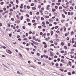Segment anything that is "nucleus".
<instances>
[{
	"label": "nucleus",
	"mask_w": 76,
	"mask_h": 76,
	"mask_svg": "<svg viewBox=\"0 0 76 76\" xmlns=\"http://www.w3.org/2000/svg\"><path fill=\"white\" fill-rule=\"evenodd\" d=\"M7 53H9V54H11L12 53V51H10V50H8Z\"/></svg>",
	"instance_id": "nucleus-1"
},
{
	"label": "nucleus",
	"mask_w": 76,
	"mask_h": 76,
	"mask_svg": "<svg viewBox=\"0 0 76 76\" xmlns=\"http://www.w3.org/2000/svg\"><path fill=\"white\" fill-rule=\"evenodd\" d=\"M52 12H55L56 10V9L54 8H52Z\"/></svg>",
	"instance_id": "nucleus-2"
},
{
	"label": "nucleus",
	"mask_w": 76,
	"mask_h": 76,
	"mask_svg": "<svg viewBox=\"0 0 76 76\" xmlns=\"http://www.w3.org/2000/svg\"><path fill=\"white\" fill-rule=\"evenodd\" d=\"M68 64H69V65L71 66H72V62L70 61H69V62H68Z\"/></svg>",
	"instance_id": "nucleus-3"
},
{
	"label": "nucleus",
	"mask_w": 76,
	"mask_h": 76,
	"mask_svg": "<svg viewBox=\"0 0 76 76\" xmlns=\"http://www.w3.org/2000/svg\"><path fill=\"white\" fill-rule=\"evenodd\" d=\"M61 62H62L64 63H65V62H63L64 61V59H61Z\"/></svg>",
	"instance_id": "nucleus-4"
},
{
	"label": "nucleus",
	"mask_w": 76,
	"mask_h": 76,
	"mask_svg": "<svg viewBox=\"0 0 76 76\" xmlns=\"http://www.w3.org/2000/svg\"><path fill=\"white\" fill-rule=\"evenodd\" d=\"M50 34H51V35L52 36L53 35V31H50Z\"/></svg>",
	"instance_id": "nucleus-5"
},
{
	"label": "nucleus",
	"mask_w": 76,
	"mask_h": 76,
	"mask_svg": "<svg viewBox=\"0 0 76 76\" xmlns=\"http://www.w3.org/2000/svg\"><path fill=\"white\" fill-rule=\"evenodd\" d=\"M32 9L33 10H36V7H32Z\"/></svg>",
	"instance_id": "nucleus-6"
},
{
	"label": "nucleus",
	"mask_w": 76,
	"mask_h": 76,
	"mask_svg": "<svg viewBox=\"0 0 76 76\" xmlns=\"http://www.w3.org/2000/svg\"><path fill=\"white\" fill-rule=\"evenodd\" d=\"M58 27H59V26H55V29H57V28H58Z\"/></svg>",
	"instance_id": "nucleus-7"
},
{
	"label": "nucleus",
	"mask_w": 76,
	"mask_h": 76,
	"mask_svg": "<svg viewBox=\"0 0 76 76\" xmlns=\"http://www.w3.org/2000/svg\"><path fill=\"white\" fill-rule=\"evenodd\" d=\"M56 32H57V33H58V34H60V31L58 30L56 31Z\"/></svg>",
	"instance_id": "nucleus-8"
},
{
	"label": "nucleus",
	"mask_w": 76,
	"mask_h": 76,
	"mask_svg": "<svg viewBox=\"0 0 76 76\" xmlns=\"http://www.w3.org/2000/svg\"><path fill=\"white\" fill-rule=\"evenodd\" d=\"M70 9L71 10H73V7L72 6L70 7Z\"/></svg>",
	"instance_id": "nucleus-9"
},
{
	"label": "nucleus",
	"mask_w": 76,
	"mask_h": 76,
	"mask_svg": "<svg viewBox=\"0 0 76 76\" xmlns=\"http://www.w3.org/2000/svg\"><path fill=\"white\" fill-rule=\"evenodd\" d=\"M64 42H61V45H62V46H63V45H64Z\"/></svg>",
	"instance_id": "nucleus-10"
},
{
	"label": "nucleus",
	"mask_w": 76,
	"mask_h": 76,
	"mask_svg": "<svg viewBox=\"0 0 76 76\" xmlns=\"http://www.w3.org/2000/svg\"><path fill=\"white\" fill-rule=\"evenodd\" d=\"M47 46H48V45H47V44L45 45H44V48H47Z\"/></svg>",
	"instance_id": "nucleus-11"
},
{
	"label": "nucleus",
	"mask_w": 76,
	"mask_h": 76,
	"mask_svg": "<svg viewBox=\"0 0 76 76\" xmlns=\"http://www.w3.org/2000/svg\"><path fill=\"white\" fill-rule=\"evenodd\" d=\"M45 18H46L47 19H48L49 18V16L48 15H46L45 16Z\"/></svg>",
	"instance_id": "nucleus-12"
},
{
	"label": "nucleus",
	"mask_w": 76,
	"mask_h": 76,
	"mask_svg": "<svg viewBox=\"0 0 76 76\" xmlns=\"http://www.w3.org/2000/svg\"><path fill=\"white\" fill-rule=\"evenodd\" d=\"M3 65L4 66V67H6V68H7V69H9V68L7 66H6V65L3 64Z\"/></svg>",
	"instance_id": "nucleus-13"
},
{
	"label": "nucleus",
	"mask_w": 76,
	"mask_h": 76,
	"mask_svg": "<svg viewBox=\"0 0 76 76\" xmlns=\"http://www.w3.org/2000/svg\"><path fill=\"white\" fill-rule=\"evenodd\" d=\"M59 70H60V71H61V72H63V71H64V69H59Z\"/></svg>",
	"instance_id": "nucleus-14"
},
{
	"label": "nucleus",
	"mask_w": 76,
	"mask_h": 76,
	"mask_svg": "<svg viewBox=\"0 0 76 76\" xmlns=\"http://www.w3.org/2000/svg\"><path fill=\"white\" fill-rule=\"evenodd\" d=\"M55 66L57 67H58V64L56 63L55 64Z\"/></svg>",
	"instance_id": "nucleus-15"
},
{
	"label": "nucleus",
	"mask_w": 76,
	"mask_h": 76,
	"mask_svg": "<svg viewBox=\"0 0 76 76\" xmlns=\"http://www.w3.org/2000/svg\"><path fill=\"white\" fill-rule=\"evenodd\" d=\"M10 12H13V10L11 8L10 9Z\"/></svg>",
	"instance_id": "nucleus-16"
},
{
	"label": "nucleus",
	"mask_w": 76,
	"mask_h": 76,
	"mask_svg": "<svg viewBox=\"0 0 76 76\" xmlns=\"http://www.w3.org/2000/svg\"><path fill=\"white\" fill-rule=\"evenodd\" d=\"M46 35V33H45L44 34H43V35H42V37H44V36H45Z\"/></svg>",
	"instance_id": "nucleus-17"
},
{
	"label": "nucleus",
	"mask_w": 76,
	"mask_h": 76,
	"mask_svg": "<svg viewBox=\"0 0 76 76\" xmlns=\"http://www.w3.org/2000/svg\"><path fill=\"white\" fill-rule=\"evenodd\" d=\"M31 6H34V3H32L31 4Z\"/></svg>",
	"instance_id": "nucleus-18"
},
{
	"label": "nucleus",
	"mask_w": 76,
	"mask_h": 76,
	"mask_svg": "<svg viewBox=\"0 0 76 76\" xmlns=\"http://www.w3.org/2000/svg\"><path fill=\"white\" fill-rule=\"evenodd\" d=\"M74 34V32H73V31H72L71 32V35H73Z\"/></svg>",
	"instance_id": "nucleus-19"
},
{
	"label": "nucleus",
	"mask_w": 76,
	"mask_h": 76,
	"mask_svg": "<svg viewBox=\"0 0 76 76\" xmlns=\"http://www.w3.org/2000/svg\"><path fill=\"white\" fill-rule=\"evenodd\" d=\"M23 17L22 16H21L20 18V20H22V19H23Z\"/></svg>",
	"instance_id": "nucleus-20"
},
{
	"label": "nucleus",
	"mask_w": 76,
	"mask_h": 76,
	"mask_svg": "<svg viewBox=\"0 0 76 76\" xmlns=\"http://www.w3.org/2000/svg\"><path fill=\"white\" fill-rule=\"evenodd\" d=\"M67 73L68 74V75H69V76L71 75V72H69Z\"/></svg>",
	"instance_id": "nucleus-21"
},
{
	"label": "nucleus",
	"mask_w": 76,
	"mask_h": 76,
	"mask_svg": "<svg viewBox=\"0 0 76 76\" xmlns=\"http://www.w3.org/2000/svg\"><path fill=\"white\" fill-rule=\"evenodd\" d=\"M27 22H29L30 21V19L29 18H27L26 19Z\"/></svg>",
	"instance_id": "nucleus-22"
},
{
	"label": "nucleus",
	"mask_w": 76,
	"mask_h": 76,
	"mask_svg": "<svg viewBox=\"0 0 76 76\" xmlns=\"http://www.w3.org/2000/svg\"><path fill=\"white\" fill-rule=\"evenodd\" d=\"M37 23H34L33 24L34 26H36V25H37Z\"/></svg>",
	"instance_id": "nucleus-23"
},
{
	"label": "nucleus",
	"mask_w": 76,
	"mask_h": 76,
	"mask_svg": "<svg viewBox=\"0 0 76 76\" xmlns=\"http://www.w3.org/2000/svg\"><path fill=\"white\" fill-rule=\"evenodd\" d=\"M0 4L1 5H3V4H4V2L2 1L1 2Z\"/></svg>",
	"instance_id": "nucleus-24"
},
{
	"label": "nucleus",
	"mask_w": 76,
	"mask_h": 76,
	"mask_svg": "<svg viewBox=\"0 0 76 76\" xmlns=\"http://www.w3.org/2000/svg\"><path fill=\"white\" fill-rule=\"evenodd\" d=\"M9 35L10 37H12V34L11 33L9 34Z\"/></svg>",
	"instance_id": "nucleus-25"
},
{
	"label": "nucleus",
	"mask_w": 76,
	"mask_h": 76,
	"mask_svg": "<svg viewBox=\"0 0 76 76\" xmlns=\"http://www.w3.org/2000/svg\"><path fill=\"white\" fill-rule=\"evenodd\" d=\"M75 72L74 71H72V75H74V74H75Z\"/></svg>",
	"instance_id": "nucleus-26"
},
{
	"label": "nucleus",
	"mask_w": 76,
	"mask_h": 76,
	"mask_svg": "<svg viewBox=\"0 0 76 76\" xmlns=\"http://www.w3.org/2000/svg\"><path fill=\"white\" fill-rule=\"evenodd\" d=\"M20 35H18L17 36V38H20Z\"/></svg>",
	"instance_id": "nucleus-27"
},
{
	"label": "nucleus",
	"mask_w": 76,
	"mask_h": 76,
	"mask_svg": "<svg viewBox=\"0 0 76 76\" xmlns=\"http://www.w3.org/2000/svg\"><path fill=\"white\" fill-rule=\"evenodd\" d=\"M54 14L55 15V16H57V14L56 12H54Z\"/></svg>",
	"instance_id": "nucleus-28"
},
{
	"label": "nucleus",
	"mask_w": 76,
	"mask_h": 76,
	"mask_svg": "<svg viewBox=\"0 0 76 76\" xmlns=\"http://www.w3.org/2000/svg\"><path fill=\"white\" fill-rule=\"evenodd\" d=\"M62 16L63 18H65V15L64 14H62Z\"/></svg>",
	"instance_id": "nucleus-29"
},
{
	"label": "nucleus",
	"mask_w": 76,
	"mask_h": 76,
	"mask_svg": "<svg viewBox=\"0 0 76 76\" xmlns=\"http://www.w3.org/2000/svg\"><path fill=\"white\" fill-rule=\"evenodd\" d=\"M19 55L20 56V57H21L22 58L23 56H22V54H21L19 53Z\"/></svg>",
	"instance_id": "nucleus-30"
},
{
	"label": "nucleus",
	"mask_w": 76,
	"mask_h": 76,
	"mask_svg": "<svg viewBox=\"0 0 76 76\" xmlns=\"http://www.w3.org/2000/svg\"><path fill=\"white\" fill-rule=\"evenodd\" d=\"M27 8L28 9H30V6H27Z\"/></svg>",
	"instance_id": "nucleus-31"
},
{
	"label": "nucleus",
	"mask_w": 76,
	"mask_h": 76,
	"mask_svg": "<svg viewBox=\"0 0 76 76\" xmlns=\"http://www.w3.org/2000/svg\"><path fill=\"white\" fill-rule=\"evenodd\" d=\"M65 57L67 58V59H68V60H72V59H70L69 58L67 57L66 56H65Z\"/></svg>",
	"instance_id": "nucleus-32"
},
{
	"label": "nucleus",
	"mask_w": 76,
	"mask_h": 76,
	"mask_svg": "<svg viewBox=\"0 0 76 76\" xmlns=\"http://www.w3.org/2000/svg\"><path fill=\"white\" fill-rule=\"evenodd\" d=\"M41 19L42 20H44V18L43 17H41Z\"/></svg>",
	"instance_id": "nucleus-33"
},
{
	"label": "nucleus",
	"mask_w": 76,
	"mask_h": 76,
	"mask_svg": "<svg viewBox=\"0 0 76 76\" xmlns=\"http://www.w3.org/2000/svg\"><path fill=\"white\" fill-rule=\"evenodd\" d=\"M46 24H48V25H49V24H50V23L48 21H46Z\"/></svg>",
	"instance_id": "nucleus-34"
},
{
	"label": "nucleus",
	"mask_w": 76,
	"mask_h": 76,
	"mask_svg": "<svg viewBox=\"0 0 76 76\" xmlns=\"http://www.w3.org/2000/svg\"><path fill=\"white\" fill-rule=\"evenodd\" d=\"M56 4L57 5H58V6H60V3H56Z\"/></svg>",
	"instance_id": "nucleus-35"
},
{
	"label": "nucleus",
	"mask_w": 76,
	"mask_h": 76,
	"mask_svg": "<svg viewBox=\"0 0 76 76\" xmlns=\"http://www.w3.org/2000/svg\"><path fill=\"white\" fill-rule=\"evenodd\" d=\"M29 14L31 15H32V12L31 11H30L29 12Z\"/></svg>",
	"instance_id": "nucleus-36"
},
{
	"label": "nucleus",
	"mask_w": 76,
	"mask_h": 76,
	"mask_svg": "<svg viewBox=\"0 0 76 76\" xmlns=\"http://www.w3.org/2000/svg\"><path fill=\"white\" fill-rule=\"evenodd\" d=\"M67 13L68 15H71V12H68Z\"/></svg>",
	"instance_id": "nucleus-37"
},
{
	"label": "nucleus",
	"mask_w": 76,
	"mask_h": 76,
	"mask_svg": "<svg viewBox=\"0 0 76 76\" xmlns=\"http://www.w3.org/2000/svg\"><path fill=\"white\" fill-rule=\"evenodd\" d=\"M64 48H65V49H67V47L66 46H64Z\"/></svg>",
	"instance_id": "nucleus-38"
},
{
	"label": "nucleus",
	"mask_w": 76,
	"mask_h": 76,
	"mask_svg": "<svg viewBox=\"0 0 76 76\" xmlns=\"http://www.w3.org/2000/svg\"><path fill=\"white\" fill-rule=\"evenodd\" d=\"M3 48H4V49H6V46H2Z\"/></svg>",
	"instance_id": "nucleus-39"
},
{
	"label": "nucleus",
	"mask_w": 76,
	"mask_h": 76,
	"mask_svg": "<svg viewBox=\"0 0 76 76\" xmlns=\"http://www.w3.org/2000/svg\"><path fill=\"white\" fill-rule=\"evenodd\" d=\"M16 17L18 19H20V18H19V15H16Z\"/></svg>",
	"instance_id": "nucleus-40"
},
{
	"label": "nucleus",
	"mask_w": 76,
	"mask_h": 76,
	"mask_svg": "<svg viewBox=\"0 0 76 76\" xmlns=\"http://www.w3.org/2000/svg\"><path fill=\"white\" fill-rule=\"evenodd\" d=\"M42 43L43 44H44V45H46V43L45 42H43Z\"/></svg>",
	"instance_id": "nucleus-41"
},
{
	"label": "nucleus",
	"mask_w": 76,
	"mask_h": 76,
	"mask_svg": "<svg viewBox=\"0 0 76 76\" xmlns=\"http://www.w3.org/2000/svg\"><path fill=\"white\" fill-rule=\"evenodd\" d=\"M35 58V59H36V60H38V61H40V59H39L38 58Z\"/></svg>",
	"instance_id": "nucleus-42"
},
{
	"label": "nucleus",
	"mask_w": 76,
	"mask_h": 76,
	"mask_svg": "<svg viewBox=\"0 0 76 76\" xmlns=\"http://www.w3.org/2000/svg\"><path fill=\"white\" fill-rule=\"evenodd\" d=\"M38 7L39 9H41V6L40 5H39L38 6Z\"/></svg>",
	"instance_id": "nucleus-43"
},
{
	"label": "nucleus",
	"mask_w": 76,
	"mask_h": 76,
	"mask_svg": "<svg viewBox=\"0 0 76 76\" xmlns=\"http://www.w3.org/2000/svg\"><path fill=\"white\" fill-rule=\"evenodd\" d=\"M45 13L46 14V15H47V14H48V12L47 11H45Z\"/></svg>",
	"instance_id": "nucleus-44"
},
{
	"label": "nucleus",
	"mask_w": 76,
	"mask_h": 76,
	"mask_svg": "<svg viewBox=\"0 0 76 76\" xmlns=\"http://www.w3.org/2000/svg\"><path fill=\"white\" fill-rule=\"evenodd\" d=\"M32 22H33V23H35V20H32Z\"/></svg>",
	"instance_id": "nucleus-45"
},
{
	"label": "nucleus",
	"mask_w": 76,
	"mask_h": 76,
	"mask_svg": "<svg viewBox=\"0 0 76 76\" xmlns=\"http://www.w3.org/2000/svg\"><path fill=\"white\" fill-rule=\"evenodd\" d=\"M38 28L39 29H41V26H39L38 27Z\"/></svg>",
	"instance_id": "nucleus-46"
},
{
	"label": "nucleus",
	"mask_w": 76,
	"mask_h": 76,
	"mask_svg": "<svg viewBox=\"0 0 76 76\" xmlns=\"http://www.w3.org/2000/svg\"><path fill=\"white\" fill-rule=\"evenodd\" d=\"M3 10H4V11H6V7L4 8Z\"/></svg>",
	"instance_id": "nucleus-47"
},
{
	"label": "nucleus",
	"mask_w": 76,
	"mask_h": 76,
	"mask_svg": "<svg viewBox=\"0 0 76 76\" xmlns=\"http://www.w3.org/2000/svg\"><path fill=\"white\" fill-rule=\"evenodd\" d=\"M9 14L10 16H11V15L12 14V12H10V13H9Z\"/></svg>",
	"instance_id": "nucleus-48"
},
{
	"label": "nucleus",
	"mask_w": 76,
	"mask_h": 76,
	"mask_svg": "<svg viewBox=\"0 0 76 76\" xmlns=\"http://www.w3.org/2000/svg\"><path fill=\"white\" fill-rule=\"evenodd\" d=\"M62 7L61 6H60L59 8V9H62Z\"/></svg>",
	"instance_id": "nucleus-49"
},
{
	"label": "nucleus",
	"mask_w": 76,
	"mask_h": 76,
	"mask_svg": "<svg viewBox=\"0 0 76 76\" xmlns=\"http://www.w3.org/2000/svg\"><path fill=\"white\" fill-rule=\"evenodd\" d=\"M55 8L56 9H58V6H55Z\"/></svg>",
	"instance_id": "nucleus-50"
},
{
	"label": "nucleus",
	"mask_w": 76,
	"mask_h": 76,
	"mask_svg": "<svg viewBox=\"0 0 76 76\" xmlns=\"http://www.w3.org/2000/svg\"><path fill=\"white\" fill-rule=\"evenodd\" d=\"M60 67H62V66H63V64H62V63L60 64Z\"/></svg>",
	"instance_id": "nucleus-51"
},
{
	"label": "nucleus",
	"mask_w": 76,
	"mask_h": 76,
	"mask_svg": "<svg viewBox=\"0 0 76 76\" xmlns=\"http://www.w3.org/2000/svg\"><path fill=\"white\" fill-rule=\"evenodd\" d=\"M19 23H20V20H17V23L19 24Z\"/></svg>",
	"instance_id": "nucleus-52"
},
{
	"label": "nucleus",
	"mask_w": 76,
	"mask_h": 76,
	"mask_svg": "<svg viewBox=\"0 0 76 76\" xmlns=\"http://www.w3.org/2000/svg\"><path fill=\"white\" fill-rule=\"evenodd\" d=\"M44 52L45 53H47V50H45L44 51Z\"/></svg>",
	"instance_id": "nucleus-53"
},
{
	"label": "nucleus",
	"mask_w": 76,
	"mask_h": 76,
	"mask_svg": "<svg viewBox=\"0 0 76 76\" xmlns=\"http://www.w3.org/2000/svg\"><path fill=\"white\" fill-rule=\"evenodd\" d=\"M45 57L46 58H48V56L47 55H45Z\"/></svg>",
	"instance_id": "nucleus-54"
},
{
	"label": "nucleus",
	"mask_w": 76,
	"mask_h": 76,
	"mask_svg": "<svg viewBox=\"0 0 76 76\" xmlns=\"http://www.w3.org/2000/svg\"><path fill=\"white\" fill-rule=\"evenodd\" d=\"M32 67H33V68H34V69H36V67L33 65V66H32Z\"/></svg>",
	"instance_id": "nucleus-55"
},
{
	"label": "nucleus",
	"mask_w": 76,
	"mask_h": 76,
	"mask_svg": "<svg viewBox=\"0 0 76 76\" xmlns=\"http://www.w3.org/2000/svg\"><path fill=\"white\" fill-rule=\"evenodd\" d=\"M20 12H24V11H23V10H22L20 9Z\"/></svg>",
	"instance_id": "nucleus-56"
},
{
	"label": "nucleus",
	"mask_w": 76,
	"mask_h": 76,
	"mask_svg": "<svg viewBox=\"0 0 76 76\" xmlns=\"http://www.w3.org/2000/svg\"><path fill=\"white\" fill-rule=\"evenodd\" d=\"M61 53H62V54L64 53V50H62L61 51Z\"/></svg>",
	"instance_id": "nucleus-57"
},
{
	"label": "nucleus",
	"mask_w": 76,
	"mask_h": 76,
	"mask_svg": "<svg viewBox=\"0 0 76 76\" xmlns=\"http://www.w3.org/2000/svg\"><path fill=\"white\" fill-rule=\"evenodd\" d=\"M20 32V29H19L18 30L17 32Z\"/></svg>",
	"instance_id": "nucleus-58"
},
{
	"label": "nucleus",
	"mask_w": 76,
	"mask_h": 76,
	"mask_svg": "<svg viewBox=\"0 0 76 76\" xmlns=\"http://www.w3.org/2000/svg\"><path fill=\"white\" fill-rule=\"evenodd\" d=\"M37 63L39 64H41V62H38Z\"/></svg>",
	"instance_id": "nucleus-59"
},
{
	"label": "nucleus",
	"mask_w": 76,
	"mask_h": 76,
	"mask_svg": "<svg viewBox=\"0 0 76 76\" xmlns=\"http://www.w3.org/2000/svg\"><path fill=\"white\" fill-rule=\"evenodd\" d=\"M72 44H73L74 43H75V40H72Z\"/></svg>",
	"instance_id": "nucleus-60"
},
{
	"label": "nucleus",
	"mask_w": 76,
	"mask_h": 76,
	"mask_svg": "<svg viewBox=\"0 0 76 76\" xmlns=\"http://www.w3.org/2000/svg\"><path fill=\"white\" fill-rule=\"evenodd\" d=\"M48 59L49 60H52V58L50 57H48Z\"/></svg>",
	"instance_id": "nucleus-61"
},
{
	"label": "nucleus",
	"mask_w": 76,
	"mask_h": 76,
	"mask_svg": "<svg viewBox=\"0 0 76 76\" xmlns=\"http://www.w3.org/2000/svg\"><path fill=\"white\" fill-rule=\"evenodd\" d=\"M57 60L59 62V61L60 60V58H58Z\"/></svg>",
	"instance_id": "nucleus-62"
},
{
	"label": "nucleus",
	"mask_w": 76,
	"mask_h": 76,
	"mask_svg": "<svg viewBox=\"0 0 76 76\" xmlns=\"http://www.w3.org/2000/svg\"><path fill=\"white\" fill-rule=\"evenodd\" d=\"M32 32L31 31H30V32H29V34H32Z\"/></svg>",
	"instance_id": "nucleus-63"
},
{
	"label": "nucleus",
	"mask_w": 76,
	"mask_h": 76,
	"mask_svg": "<svg viewBox=\"0 0 76 76\" xmlns=\"http://www.w3.org/2000/svg\"><path fill=\"white\" fill-rule=\"evenodd\" d=\"M73 47H76V44H74L73 45Z\"/></svg>",
	"instance_id": "nucleus-64"
}]
</instances>
